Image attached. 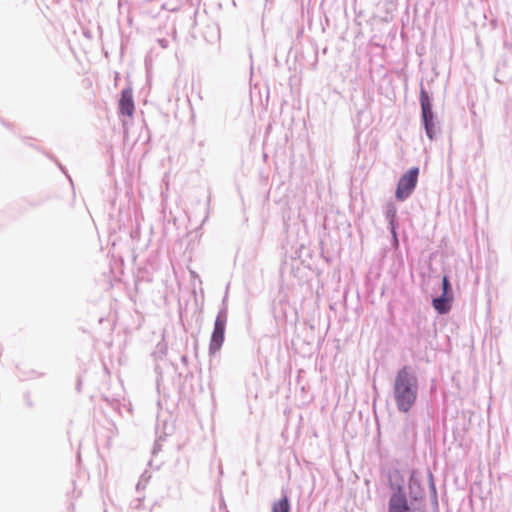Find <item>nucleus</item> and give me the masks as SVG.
<instances>
[{
	"instance_id": "nucleus-1",
	"label": "nucleus",
	"mask_w": 512,
	"mask_h": 512,
	"mask_svg": "<svg viewBox=\"0 0 512 512\" xmlns=\"http://www.w3.org/2000/svg\"><path fill=\"white\" fill-rule=\"evenodd\" d=\"M419 395V378L414 367L404 365L395 374L392 384V396L396 408L401 413H408L417 403Z\"/></svg>"
},
{
	"instance_id": "nucleus-2",
	"label": "nucleus",
	"mask_w": 512,
	"mask_h": 512,
	"mask_svg": "<svg viewBox=\"0 0 512 512\" xmlns=\"http://www.w3.org/2000/svg\"><path fill=\"white\" fill-rule=\"evenodd\" d=\"M420 106L421 124L425 130L426 136L433 141L440 131V125L433 111L432 98L423 86L420 88Z\"/></svg>"
},
{
	"instance_id": "nucleus-3",
	"label": "nucleus",
	"mask_w": 512,
	"mask_h": 512,
	"mask_svg": "<svg viewBox=\"0 0 512 512\" xmlns=\"http://www.w3.org/2000/svg\"><path fill=\"white\" fill-rule=\"evenodd\" d=\"M225 301L226 299L224 298L222 307L219 309L214 322V328L209 344V352L211 354H214L221 349L225 339V329L228 318V309Z\"/></svg>"
},
{
	"instance_id": "nucleus-4",
	"label": "nucleus",
	"mask_w": 512,
	"mask_h": 512,
	"mask_svg": "<svg viewBox=\"0 0 512 512\" xmlns=\"http://www.w3.org/2000/svg\"><path fill=\"white\" fill-rule=\"evenodd\" d=\"M381 473L386 480H408L415 479V471L407 467V465L397 459H386L381 465Z\"/></svg>"
},
{
	"instance_id": "nucleus-5",
	"label": "nucleus",
	"mask_w": 512,
	"mask_h": 512,
	"mask_svg": "<svg viewBox=\"0 0 512 512\" xmlns=\"http://www.w3.org/2000/svg\"><path fill=\"white\" fill-rule=\"evenodd\" d=\"M418 176L419 168L411 167L400 177L395 191V198L398 201H405L412 195L418 183Z\"/></svg>"
},
{
	"instance_id": "nucleus-6",
	"label": "nucleus",
	"mask_w": 512,
	"mask_h": 512,
	"mask_svg": "<svg viewBox=\"0 0 512 512\" xmlns=\"http://www.w3.org/2000/svg\"><path fill=\"white\" fill-rule=\"evenodd\" d=\"M412 506L407 498L404 486H397L388 502V512H412Z\"/></svg>"
},
{
	"instance_id": "nucleus-7",
	"label": "nucleus",
	"mask_w": 512,
	"mask_h": 512,
	"mask_svg": "<svg viewBox=\"0 0 512 512\" xmlns=\"http://www.w3.org/2000/svg\"><path fill=\"white\" fill-rule=\"evenodd\" d=\"M423 482H407V487L405 485V482H403V485L407 492V498L411 505H413L414 502L419 501L424 498L425 495V487L422 486ZM428 484V487L433 495V498L436 500V487L435 482H426Z\"/></svg>"
},
{
	"instance_id": "nucleus-8",
	"label": "nucleus",
	"mask_w": 512,
	"mask_h": 512,
	"mask_svg": "<svg viewBox=\"0 0 512 512\" xmlns=\"http://www.w3.org/2000/svg\"><path fill=\"white\" fill-rule=\"evenodd\" d=\"M399 437V444L401 445L402 449L406 451H414L417 443V429L415 425H405Z\"/></svg>"
},
{
	"instance_id": "nucleus-9",
	"label": "nucleus",
	"mask_w": 512,
	"mask_h": 512,
	"mask_svg": "<svg viewBox=\"0 0 512 512\" xmlns=\"http://www.w3.org/2000/svg\"><path fill=\"white\" fill-rule=\"evenodd\" d=\"M134 100L130 89H123L119 99V112L125 116H132L134 113Z\"/></svg>"
},
{
	"instance_id": "nucleus-10",
	"label": "nucleus",
	"mask_w": 512,
	"mask_h": 512,
	"mask_svg": "<svg viewBox=\"0 0 512 512\" xmlns=\"http://www.w3.org/2000/svg\"><path fill=\"white\" fill-rule=\"evenodd\" d=\"M453 300L454 295L440 294L439 296L433 298L432 306L438 314L445 315L450 312Z\"/></svg>"
},
{
	"instance_id": "nucleus-11",
	"label": "nucleus",
	"mask_w": 512,
	"mask_h": 512,
	"mask_svg": "<svg viewBox=\"0 0 512 512\" xmlns=\"http://www.w3.org/2000/svg\"><path fill=\"white\" fill-rule=\"evenodd\" d=\"M289 309L290 307L285 300H279L277 303H274L272 307V313L275 320L278 322L287 321Z\"/></svg>"
},
{
	"instance_id": "nucleus-12",
	"label": "nucleus",
	"mask_w": 512,
	"mask_h": 512,
	"mask_svg": "<svg viewBox=\"0 0 512 512\" xmlns=\"http://www.w3.org/2000/svg\"><path fill=\"white\" fill-rule=\"evenodd\" d=\"M413 324L416 329L410 333V337L419 343L425 337L426 321L420 316H417L413 319Z\"/></svg>"
},
{
	"instance_id": "nucleus-13",
	"label": "nucleus",
	"mask_w": 512,
	"mask_h": 512,
	"mask_svg": "<svg viewBox=\"0 0 512 512\" xmlns=\"http://www.w3.org/2000/svg\"><path fill=\"white\" fill-rule=\"evenodd\" d=\"M281 499L273 504L272 512H290V503L286 492L282 491Z\"/></svg>"
},
{
	"instance_id": "nucleus-14",
	"label": "nucleus",
	"mask_w": 512,
	"mask_h": 512,
	"mask_svg": "<svg viewBox=\"0 0 512 512\" xmlns=\"http://www.w3.org/2000/svg\"><path fill=\"white\" fill-rule=\"evenodd\" d=\"M167 354V344L163 341L159 342L155 350L152 353V356L155 358V360L163 359V357Z\"/></svg>"
},
{
	"instance_id": "nucleus-15",
	"label": "nucleus",
	"mask_w": 512,
	"mask_h": 512,
	"mask_svg": "<svg viewBox=\"0 0 512 512\" xmlns=\"http://www.w3.org/2000/svg\"><path fill=\"white\" fill-rule=\"evenodd\" d=\"M384 215L386 220H395L397 219V208L393 203H389L386 205L384 210Z\"/></svg>"
},
{
	"instance_id": "nucleus-16",
	"label": "nucleus",
	"mask_w": 512,
	"mask_h": 512,
	"mask_svg": "<svg viewBox=\"0 0 512 512\" xmlns=\"http://www.w3.org/2000/svg\"><path fill=\"white\" fill-rule=\"evenodd\" d=\"M442 293L446 295H453V289L452 284L450 282V279L447 275H444L442 277V285H441Z\"/></svg>"
},
{
	"instance_id": "nucleus-17",
	"label": "nucleus",
	"mask_w": 512,
	"mask_h": 512,
	"mask_svg": "<svg viewBox=\"0 0 512 512\" xmlns=\"http://www.w3.org/2000/svg\"><path fill=\"white\" fill-rule=\"evenodd\" d=\"M397 227H398L397 219H395V220H388V228L390 230L391 235L392 234H397Z\"/></svg>"
},
{
	"instance_id": "nucleus-18",
	"label": "nucleus",
	"mask_w": 512,
	"mask_h": 512,
	"mask_svg": "<svg viewBox=\"0 0 512 512\" xmlns=\"http://www.w3.org/2000/svg\"><path fill=\"white\" fill-rule=\"evenodd\" d=\"M392 247L397 250L399 248L398 234H392Z\"/></svg>"
},
{
	"instance_id": "nucleus-19",
	"label": "nucleus",
	"mask_w": 512,
	"mask_h": 512,
	"mask_svg": "<svg viewBox=\"0 0 512 512\" xmlns=\"http://www.w3.org/2000/svg\"><path fill=\"white\" fill-rule=\"evenodd\" d=\"M157 42H158V44H159L162 48H164V49H165V48H167V47H168V45H169V41H168L167 39H165V38H159V39L157 40Z\"/></svg>"
},
{
	"instance_id": "nucleus-20",
	"label": "nucleus",
	"mask_w": 512,
	"mask_h": 512,
	"mask_svg": "<svg viewBox=\"0 0 512 512\" xmlns=\"http://www.w3.org/2000/svg\"><path fill=\"white\" fill-rule=\"evenodd\" d=\"M49 157H50L51 159H53V160L56 162L57 166L61 169V171L67 175V172H66V170H65V167H63V166H62V165H61L57 160H55L52 156H49Z\"/></svg>"
},
{
	"instance_id": "nucleus-21",
	"label": "nucleus",
	"mask_w": 512,
	"mask_h": 512,
	"mask_svg": "<svg viewBox=\"0 0 512 512\" xmlns=\"http://www.w3.org/2000/svg\"><path fill=\"white\" fill-rule=\"evenodd\" d=\"M152 476L147 474V471H144L140 477V480H149Z\"/></svg>"
},
{
	"instance_id": "nucleus-22",
	"label": "nucleus",
	"mask_w": 512,
	"mask_h": 512,
	"mask_svg": "<svg viewBox=\"0 0 512 512\" xmlns=\"http://www.w3.org/2000/svg\"><path fill=\"white\" fill-rule=\"evenodd\" d=\"M145 483L146 482H138L137 486H136L137 491H140L141 489H144L145 488Z\"/></svg>"
},
{
	"instance_id": "nucleus-23",
	"label": "nucleus",
	"mask_w": 512,
	"mask_h": 512,
	"mask_svg": "<svg viewBox=\"0 0 512 512\" xmlns=\"http://www.w3.org/2000/svg\"><path fill=\"white\" fill-rule=\"evenodd\" d=\"M181 362L186 365L188 363V357L186 355L181 356Z\"/></svg>"
},
{
	"instance_id": "nucleus-24",
	"label": "nucleus",
	"mask_w": 512,
	"mask_h": 512,
	"mask_svg": "<svg viewBox=\"0 0 512 512\" xmlns=\"http://www.w3.org/2000/svg\"><path fill=\"white\" fill-rule=\"evenodd\" d=\"M158 450H159V444H158V442H156V443L154 444V447H153L152 453H153V454H155V453H157V451H158Z\"/></svg>"
},
{
	"instance_id": "nucleus-25",
	"label": "nucleus",
	"mask_w": 512,
	"mask_h": 512,
	"mask_svg": "<svg viewBox=\"0 0 512 512\" xmlns=\"http://www.w3.org/2000/svg\"><path fill=\"white\" fill-rule=\"evenodd\" d=\"M428 478H429L428 480H433V475L431 472L428 473Z\"/></svg>"
},
{
	"instance_id": "nucleus-26",
	"label": "nucleus",
	"mask_w": 512,
	"mask_h": 512,
	"mask_svg": "<svg viewBox=\"0 0 512 512\" xmlns=\"http://www.w3.org/2000/svg\"><path fill=\"white\" fill-rule=\"evenodd\" d=\"M159 386H160V379L158 378L157 379V387H159Z\"/></svg>"
},
{
	"instance_id": "nucleus-27",
	"label": "nucleus",
	"mask_w": 512,
	"mask_h": 512,
	"mask_svg": "<svg viewBox=\"0 0 512 512\" xmlns=\"http://www.w3.org/2000/svg\"><path fill=\"white\" fill-rule=\"evenodd\" d=\"M67 177H68L69 181L72 183V178L69 175H67Z\"/></svg>"
},
{
	"instance_id": "nucleus-28",
	"label": "nucleus",
	"mask_w": 512,
	"mask_h": 512,
	"mask_svg": "<svg viewBox=\"0 0 512 512\" xmlns=\"http://www.w3.org/2000/svg\"><path fill=\"white\" fill-rule=\"evenodd\" d=\"M391 483V488L394 489V483L393 482H390Z\"/></svg>"
}]
</instances>
